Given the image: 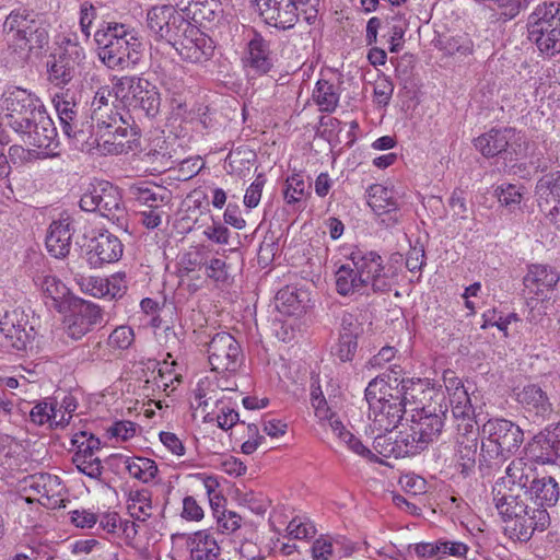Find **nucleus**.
<instances>
[{"label":"nucleus","instance_id":"obj_30","mask_svg":"<svg viewBox=\"0 0 560 560\" xmlns=\"http://www.w3.org/2000/svg\"><path fill=\"white\" fill-rule=\"evenodd\" d=\"M55 108L57 110L62 132L69 139H77L78 141H84L82 131H74L75 121L79 116V105L75 103L73 96L69 93H62L56 95L54 98Z\"/></svg>","mask_w":560,"mask_h":560},{"label":"nucleus","instance_id":"obj_53","mask_svg":"<svg viewBox=\"0 0 560 560\" xmlns=\"http://www.w3.org/2000/svg\"><path fill=\"white\" fill-rule=\"evenodd\" d=\"M399 433L393 440L392 436L383 435L381 432L374 439V448L382 454L383 456H395V457H405L411 456V454H399L398 453V443Z\"/></svg>","mask_w":560,"mask_h":560},{"label":"nucleus","instance_id":"obj_36","mask_svg":"<svg viewBox=\"0 0 560 560\" xmlns=\"http://www.w3.org/2000/svg\"><path fill=\"white\" fill-rule=\"evenodd\" d=\"M307 301L306 291L294 287H285L276 295V307L284 315H299L305 310Z\"/></svg>","mask_w":560,"mask_h":560},{"label":"nucleus","instance_id":"obj_15","mask_svg":"<svg viewBox=\"0 0 560 560\" xmlns=\"http://www.w3.org/2000/svg\"><path fill=\"white\" fill-rule=\"evenodd\" d=\"M19 135L25 143L40 150V158L56 154L55 150L59 145L58 132L46 108L37 113L36 117L32 119L31 126Z\"/></svg>","mask_w":560,"mask_h":560},{"label":"nucleus","instance_id":"obj_3","mask_svg":"<svg viewBox=\"0 0 560 560\" xmlns=\"http://www.w3.org/2000/svg\"><path fill=\"white\" fill-rule=\"evenodd\" d=\"M98 57L109 69H128L139 63L143 44L125 24L103 23L94 34Z\"/></svg>","mask_w":560,"mask_h":560},{"label":"nucleus","instance_id":"obj_57","mask_svg":"<svg viewBox=\"0 0 560 560\" xmlns=\"http://www.w3.org/2000/svg\"><path fill=\"white\" fill-rule=\"evenodd\" d=\"M215 406L219 409L217 415L219 428L226 431L238 422V413L233 408L223 406V401L221 399L215 400Z\"/></svg>","mask_w":560,"mask_h":560},{"label":"nucleus","instance_id":"obj_46","mask_svg":"<svg viewBox=\"0 0 560 560\" xmlns=\"http://www.w3.org/2000/svg\"><path fill=\"white\" fill-rule=\"evenodd\" d=\"M105 180L96 182L91 184L89 189L82 195L80 199V208L83 211L93 212L101 210L103 194L105 187H103Z\"/></svg>","mask_w":560,"mask_h":560},{"label":"nucleus","instance_id":"obj_25","mask_svg":"<svg viewBox=\"0 0 560 560\" xmlns=\"http://www.w3.org/2000/svg\"><path fill=\"white\" fill-rule=\"evenodd\" d=\"M369 404V419L372 421L373 430L384 433L392 432L402 419L406 408L399 402H381L374 399Z\"/></svg>","mask_w":560,"mask_h":560},{"label":"nucleus","instance_id":"obj_38","mask_svg":"<svg viewBox=\"0 0 560 560\" xmlns=\"http://www.w3.org/2000/svg\"><path fill=\"white\" fill-rule=\"evenodd\" d=\"M103 187H105V191H101V194H103V199L100 213L109 220L116 221L122 226L126 219L125 207L121 201L120 192L118 188L109 182H104Z\"/></svg>","mask_w":560,"mask_h":560},{"label":"nucleus","instance_id":"obj_62","mask_svg":"<svg viewBox=\"0 0 560 560\" xmlns=\"http://www.w3.org/2000/svg\"><path fill=\"white\" fill-rule=\"evenodd\" d=\"M399 483L407 494L416 497L425 493L427 482L420 476L407 474L399 479Z\"/></svg>","mask_w":560,"mask_h":560},{"label":"nucleus","instance_id":"obj_7","mask_svg":"<svg viewBox=\"0 0 560 560\" xmlns=\"http://www.w3.org/2000/svg\"><path fill=\"white\" fill-rule=\"evenodd\" d=\"M528 39L540 54L553 57L560 52V3L538 4L527 20Z\"/></svg>","mask_w":560,"mask_h":560},{"label":"nucleus","instance_id":"obj_31","mask_svg":"<svg viewBox=\"0 0 560 560\" xmlns=\"http://www.w3.org/2000/svg\"><path fill=\"white\" fill-rule=\"evenodd\" d=\"M186 546L190 560H218L221 547L214 535L207 529L198 530L188 536Z\"/></svg>","mask_w":560,"mask_h":560},{"label":"nucleus","instance_id":"obj_17","mask_svg":"<svg viewBox=\"0 0 560 560\" xmlns=\"http://www.w3.org/2000/svg\"><path fill=\"white\" fill-rule=\"evenodd\" d=\"M261 20L269 26L287 31L299 21L294 0H250Z\"/></svg>","mask_w":560,"mask_h":560},{"label":"nucleus","instance_id":"obj_44","mask_svg":"<svg viewBox=\"0 0 560 560\" xmlns=\"http://www.w3.org/2000/svg\"><path fill=\"white\" fill-rule=\"evenodd\" d=\"M313 98L322 112L332 113L339 102L337 88L327 80H318L313 91Z\"/></svg>","mask_w":560,"mask_h":560},{"label":"nucleus","instance_id":"obj_43","mask_svg":"<svg viewBox=\"0 0 560 560\" xmlns=\"http://www.w3.org/2000/svg\"><path fill=\"white\" fill-rule=\"evenodd\" d=\"M93 131L98 132L106 129L135 125L130 116L125 118L120 113L114 108L108 110H96L91 114Z\"/></svg>","mask_w":560,"mask_h":560},{"label":"nucleus","instance_id":"obj_21","mask_svg":"<svg viewBox=\"0 0 560 560\" xmlns=\"http://www.w3.org/2000/svg\"><path fill=\"white\" fill-rule=\"evenodd\" d=\"M446 388L447 390L453 389L450 394V406L453 417L457 421V429L468 423L478 427L476 409L472 404L477 399V395L475 393L470 395L457 378H450Z\"/></svg>","mask_w":560,"mask_h":560},{"label":"nucleus","instance_id":"obj_37","mask_svg":"<svg viewBox=\"0 0 560 560\" xmlns=\"http://www.w3.org/2000/svg\"><path fill=\"white\" fill-rule=\"evenodd\" d=\"M368 203L378 215L397 211L399 208L394 190L381 184H373L369 187Z\"/></svg>","mask_w":560,"mask_h":560},{"label":"nucleus","instance_id":"obj_47","mask_svg":"<svg viewBox=\"0 0 560 560\" xmlns=\"http://www.w3.org/2000/svg\"><path fill=\"white\" fill-rule=\"evenodd\" d=\"M186 43L180 40V44L183 45V49L186 50V58H188L192 62H202L205 60H208L210 56L212 55V47L207 46L202 47L201 44L205 46L206 39H191L185 37Z\"/></svg>","mask_w":560,"mask_h":560},{"label":"nucleus","instance_id":"obj_48","mask_svg":"<svg viewBox=\"0 0 560 560\" xmlns=\"http://www.w3.org/2000/svg\"><path fill=\"white\" fill-rule=\"evenodd\" d=\"M113 352L108 346V343H104L103 341H91L88 342L81 349V358L84 361H108L110 360Z\"/></svg>","mask_w":560,"mask_h":560},{"label":"nucleus","instance_id":"obj_60","mask_svg":"<svg viewBox=\"0 0 560 560\" xmlns=\"http://www.w3.org/2000/svg\"><path fill=\"white\" fill-rule=\"evenodd\" d=\"M358 349V340L339 336L334 354L341 361H351Z\"/></svg>","mask_w":560,"mask_h":560},{"label":"nucleus","instance_id":"obj_10","mask_svg":"<svg viewBox=\"0 0 560 560\" xmlns=\"http://www.w3.org/2000/svg\"><path fill=\"white\" fill-rule=\"evenodd\" d=\"M115 96L128 106L142 110L148 117H155L160 112L161 97L158 88L148 79L126 75L116 80Z\"/></svg>","mask_w":560,"mask_h":560},{"label":"nucleus","instance_id":"obj_52","mask_svg":"<svg viewBox=\"0 0 560 560\" xmlns=\"http://www.w3.org/2000/svg\"><path fill=\"white\" fill-rule=\"evenodd\" d=\"M218 530L222 534H232L242 526V516L234 511L222 510L215 517Z\"/></svg>","mask_w":560,"mask_h":560},{"label":"nucleus","instance_id":"obj_14","mask_svg":"<svg viewBox=\"0 0 560 560\" xmlns=\"http://www.w3.org/2000/svg\"><path fill=\"white\" fill-rule=\"evenodd\" d=\"M537 475V469L533 463L523 458L513 459L505 469V476L495 483L493 499L509 494L528 498L527 490Z\"/></svg>","mask_w":560,"mask_h":560},{"label":"nucleus","instance_id":"obj_2","mask_svg":"<svg viewBox=\"0 0 560 560\" xmlns=\"http://www.w3.org/2000/svg\"><path fill=\"white\" fill-rule=\"evenodd\" d=\"M2 37L8 50L23 58L38 55L49 43L46 22L38 13L22 8L5 18Z\"/></svg>","mask_w":560,"mask_h":560},{"label":"nucleus","instance_id":"obj_16","mask_svg":"<svg viewBox=\"0 0 560 560\" xmlns=\"http://www.w3.org/2000/svg\"><path fill=\"white\" fill-rule=\"evenodd\" d=\"M72 444L77 452L72 456V463L80 472L92 479H98L103 474V465L98 456L95 455L101 448V441L93 434L80 431L72 438Z\"/></svg>","mask_w":560,"mask_h":560},{"label":"nucleus","instance_id":"obj_54","mask_svg":"<svg viewBox=\"0 0 560 560\" xmlns=\"http://www.w3.org/2000/svg\"><path fill=\"white\" fill-rule=\"evenodd\" d=\"M266 184V177L262 173H259L254 182L246 189L244 196V205L249 208H256L260 201L262 189Z\"/></svg>","mask_w":560,"mask_h":560},{"label":"nucleus","instance_id":"obj_26","mask_svg":"<svg viewBox=\"0 0 560 560\" xmlns=\"http://www.w3.org/2000/svg\"><path fill=\"white\" fill-rule=\"evenodd\" d=\"M244 62L246 67L250 68L257 74L261 75L268 73L275 62V55L270 49V42L265 39L261 34L254 32L253 37L247 44Z\"/></svg>","mask_w":560,"mask_h":560},{"label":"nucleus","instance_id":"obj_45","mask_svg":"<svg viewBox=\"0 0 560 560\" xmlns=\"http://www.w3.org/2000/svg\"><path fill=\"white\" fill-rule=\"evenodd\" d=\"M283 198L288 205L300 202L306 192V184L301 174L294 173L285 179Z\"/></svg>","mask_w":560,"mask_h":560},{"label":"nucleus","instance_id":"obj_63","mask_svg":"<svg viewBox=\"0 0 560 560\" xmlns=\"http://www.w3.org/2000/svg\"><path fill=\"white\" fill-rule=\"evenodd\" d=\"M180 516L186 521L199 522L203 518L205 513L197 500L191 495H187L183 499Z\"/></svg>","mask_w":560,"mask_h":560},{"label":"nucleus","instance_id":"obj_9","mask_svg":"<svg viewBox=\"0 0 560 560\" xmlns=\"http://www.w3.org/2000/svg\"><path fill=\"white\" fill-rule=\"evenodd\" d=\"M45 106L37 95L19 86L9 88L2 94L3 120L18 135L25 131Z\"/></svg>","mask_w":560,"mask_h":560},{"label":"nucleus","instance_id":"obj_49","mask_svg":"<svg viewBox=\"0 0 560 560\" xmlns=\"http://www.w3.org/2000/svg\"><path fill=\"white\" fill-rule=\"evenodd\" d=\"M135 339L133 330L128 326H118L107 338V343L112 350H126Z\"/></svg>","mask_w":560,"mask_h":560},{"label":"nucleus","instance_id":"obj_6","mask_svg":"<svg viewBox=\"0 0 560 560\" xmlns=\"http://www.w3.org/2000/svg\"><path fill=\"white\" fill-rule=\"evenodd\" d=\"M413 411L408 429L399 432V454H419L436 442L443 432L445 410L436 412L427 406Z\"/></svg>","mask_w":560,"mask_h":560},{"label":"nucleus","instance_id":"obj_32","mask_svg":"<svg viewBox=\"0 0 560 560\" xmlns=\"http://www.w3.org/2000/svg\"><path fill=\"white\" fill-rule=\"evenodd\" d=\"M130 196L140 205L151 208H161L171 202L172 192L160 185L142 182L129 187Z\"/></svg>","mask_w":560,"mask_h":560},{"label":"nucleus","instance_id":"obj_11","mask_svg":"<svg viewBox=\"0 0 560 560\" xmlns=\"http://www.w3.org/2000/svg\"><path fill=\"white\" fill-rule=\"evenodd\" d=\"M84 59L85 50L81 38L77 33H69L61 40L58 52L47 63L48 80L55 86L67 85Z\"/></svg>","mask_w":560,"mask_h":560},{"label":"nucleus","instance_id":"obj_1","mask_svg":"<svg viewBox=\"0 0 560 560\" xmlns=\"http://www.w3.org/2000/svg\"><path fill=\"white\" fill-rule=\"evenodd\" d=\"M336 291L342 296L368 293H384L390 290L393 275L386 269L376 252H353L349 261L335 272Z\"/></svg>","mask_w":560,"mask_h":560},{"label":"nucleus","instance_id":"obj_5","mask_svg":"<svg viewBox=\"0 0 560 560\" xmlns=\"http://www.w3.org/2000/svg\"><path fill=\"white\" fill-rule=\"evenodd\" d=\"M493 501L508 528L521 541L529 540L535 532H544L550 525L547 510L529 505L528 498L509 494Z\"/></svg>","mask_w":560,"mask_h":560},{"label":"nucleus","instance_id":"obj_22","mask_svg":"<svg viewBox=\"0 0 560 560\" xmlns=\"http://www.w3.org/2000/svg\"><path fill=\"white\" fill-rule=\"evenodd\" d=\"M88 247V260L95 268L118 261L124 252L120 240L108 231H101L92 237Z\"/></svg>","mask_w":560,"mask_h":560},{"label":"nucleus","instance_id":"obj_56","mask_svg":"<svg viewBox=\"0 0 560 560\" xmlns=\"http://www.w3.org/2000/svg\"><path fill=\"white\" fill-rule=\"evenodd\" d=\"M97 11L96 8L90 2H83L80 7V27L82 32V40L84 43L89 42L91 32V25L93 21L96 19Z\"/></svg>","mask_w":560,"mask_h":560},{"label":"nucleus","instance_id":"obj_64","mask_svg":"<svg viewBox=\"0 0 560 560\" xmlns=\"http://www.w3.org/2000/svg\"><path fill=\"white\" fill-rule=\"evenodd\" d=\"M313 560H332L334 547L332 542L327 538H318L312 546Z\"/></svg>","mask_w":560,"mask_h":560},{"label":"nucleus","instance_id":"obj_50","mask_svg":"<svg viewBox=\"0 0 560 560\" xmlns=\"http://www.w3.org/2000/svg\"><path fill=\"white\" fill-rule=\"evenodd\" d=\"M399 387L401 388V398L405 399V407L407 405L416 404L420 394L424 393L425 383L421 378H405L399 380Z\"/></svg>","mask_w":560,"mask_h":560},{"label":"nucleus","instance_id":"obj_34","mask_svg":"<svg viewBox=\"0 0 560 560\" xmlns=\"http://www.w3.org/2000/svg\"><path fill=\"white\" fill-rule=\"evenodd\" d=\"M539 210L556 209L560 205V171L541 176L535 187Z\"/></svg>","mask_w":560,"mask_h":560},{"label":"nucleus","instance_id":"obj_35","mask_svg":"<svg viewBox=\"0 0 560 560\" xmlns=\"http://www.w3.org/2000/svg\"><path fill=\"white\" fill-rule=\"evenodd\" d=\"M394 383H392V376L387 375V381L383 378H374L371 381L365 388V399L368 402H372V396L374 394V399L380 400L381 402L392 404L399 402L400 406H405L406 397L401 398V388L399 387V380L394 377Z\"/></svg>","mask_w":560,"mask_h":560},{"label":"nucleus","instance_id":"obj_59","mask_svg":"<svg viewBox=\"0 0 560 560\" xmlns=\"http://www.w3.org/2000/svg\"><path fill=\"white\" fill-rule=\"evenodd\" d=\"M113 93L115 94L114 86L110 88L108 85H104L98 88L91 103L92 113L96 110H108L114 108L113 103L110 102Z\"/></svg>","mask_w":560,"mask_h":560},{"label":"nucleus","instance_id":"obj_4","mask_svg":"<svg viewBox=\"0 0 560 560\" xmlns=\"http://www.w3.org/2000/svg\"><path fill=\"white\" fill-rule=\"evenodd\" d=\"M480 462L501 464L515 454L524 441L523 430L504 418L488 419L480 428Z\"/></svg>","mask_w":560,"mask_h":560},{"label":"nucleus","instance_id":"obj_41","mask_svg":"<svg viewBox=\"0 0 560 560\" xmlns=\"http://www.w3.org/2000/svg\"><path fill=\"white\" fill-rule=\"evenodd\" d=\"M125 466L132 478L144 483L152 481L159 471L156 463L147 457H128Z\"/></svg>","mask_w":560,"mask_h":560},{"label":"nucleus","instance_id":"obj_61","mask_svg":"<svg viewBox=\"0 0 560 560\" xmlns=\"http://www.w3.org/2000/svg\"><path fill=\"white\" fill-rule=\"evenodd\" d=\"M472 42L467 35H458L448 38L445 43V50L450 55H468L472 52Z\"/></svg>","mask_w":560,"mask_h":560},{"label":"nucleus","instance_id":"obj_39","mask_svg":"<svg viewBox=\"0 0 560 560\" xmlns=\"http://www.w3.org/2000/svg\"><path fill=\"white\" fill-rule=\"evenodd\" d=\"M129 515L139 522H145L152 515V492L148 489L130 490L127 497Z\"/></svg>","mask_w":560,"mask_h":560},{"label":"nucleus","instance_id":"obj_28","mask_svg":"<svg viewBox=\"0 0 560 560\" xmlns=\"http://www.w3.org/2000/svg\"><path fill=\"white\" fill-rule=\"evenodd\" d=\"M515 137V129L493 128L477 137L475 139V147L485 158H493L505 152Z\"/></svg>","mask_w":560,"mask_h":560},{"label":"nucleus","instance_id":"obj_13","mask_svg":"<svg viewBox=\"0 0 560 560\" xmlns=\"http://www.w3.org/2000/svg\"><path fill=\"white\" fill-rule=\"evenodd\" d=\"M208 361L217 373H235L242 363L238 341L225 331L217 332L208 343Z\"/></svg>","mask_w":560,"mask_h":560},{"label":"nucleus","instance_id":"obj_51","mask_svg":"<svg viewBox=\"0 0 560 560\" xmlns=\"http://www.w3.org/2000/svg\"><path fill=\"white\" fill-rule=\"evenodd\" d=\"M495 195L499 202L510 210H513L520 206L523 199V192L521 191V188L513 184H506L498 187L495 189Z\"/></svg>","mask_w":560,"mask_h":560},{"label":"nucleus","instance_id":"obj_27","mask_svg":"<svg viewBox=\"0 0 560 560\" xmlns=\"http://www.w3.org/2000/svg\"><path fill=\"white\" fill-rule=\"evenodd\" d=\"M73 231L69 217L52 221L46 236L47 250L56 258L66 257L71 248Z\"/></svg>","mask_w":560,"mask_h":560},{"label":"nucleus","instance_id":"obj_12","mask_svg":"<svg viewBox=\"0 0 560 560\" xmlns=\"http://www.w3.org/2000/svg\"><path fill=\"white\" fill-rule=\"evenodd\" d=\"M141 132L138 126H120L95 132L91 140L90 151L95 149L97 153L127 154L140 148Z\"/></svg>","mask_w":560,"mask_h":560},{"label":"nucleus","instance_id":"obj_58","mask_svg":"<svg viewBox=\"0 0 560 560\" xmlns=\"http://www.w3.org/2000/svg\"><path fill=\"white\" fill-rule=\"evenodd\" d=\"M287 533L293 539H305L314 536L315 527L311 523L295 517L288 524Z\"/></svg>","mask_w":560,"mask_h":560},{"label":"nucleus","instance_id":"obj_18","mask_svg":"<svg viewBox=\"0 0 560 560\" xmlns=\"http://www.w3.org/2000/svg\"><path fill=\"white\" fill-rule=\"evenodd\" d=\"M103 322V312L94 303L81 301L71 310L65 320V332L72 340H79Z\"/></svg>","mask_w":560,"mask_h":560},{"label":"nucleus","instance_id":"obj_8","mask_svg":"<svg viewBox=\"0 0 560 560\" xmlns=\"http://www.w3.org/2000/svg\"><path fill=\"white\" fill-rule=\"evenodd\" d=\"M145 25L155 40H165L175 46L187 33L195 32L183 11L171 4H158L147 11Z\"/></svg>","mask_w":560,"mask_h":560},{"label":"nucleus","instance_id":"obj_33","mask_svg":"<svg viewBox=\"0 0 560 560\" xmlns=\"http://www.w3.org/2000/svg\"><path fill=\"white\" fill-rule=\"evenodd\" d=\"M528 501L538 508L546 509L556 505L560 497L559 485L551 476H536L535 481L529 486Z\"/></svg>","mask_w":560,"mask_h":560},{"label":"nucleus","instance_id":"obj_24","mask_svg":"<svg viewBox=\"0 0 560 560\" xmlns=\"http://www.w3.org/2000/svg\"><path fill=\"white\" fill-rule=\"evenodd\" d=\"M27 319L23 311H8L0 319V334L7 340V346L15 350H24L30 341Z\"/></svg>","mask_w":560,"mask_h":560},{"label":"nucleus","instance_id":"obj_23","mask_svg":"<svg viewBox=\"0 0 560 560\" xmlns=\"http://www.w3.org/2000/svg\"><path fill=\"white\" fill-rule=\"evenodd\" d=\"M517 401L534 422L549 420L553 406L547 393L536 384H528L517 393Z\"/></svg>","mask_w":560,"mask_h":560},{"label":"nucleus","instance_id":"obj_19","mask_svg":"<svg viewBox=\"0 0 560 560\" xmlns=\"http://www.w3.org/2000/svg\"><path fill=\"white\" fill-rule=\"evenodd\" d=\"M560 280L559 271L546 264H532L523 278L525 290L529 296L549 300Z\"/></svg>","mask_w":560,"mask_h":560},{"label":"nucleus","instance_id":"obj_55","mask_svg":"<svg viewBox=\"0 0 560 560\" xmlns=\"http://www.w3.org/2000/svg\"><path fill=\"white\" fill-rule=\"evenodd\" d=\"M54 410V407L50 406V401L38 402L30 412L31 420L38 425L49 423L52 427V418L56 416V411Z\"/></svg>","mask_w":560,"mask_h":560},{"label":"nucleus","instance_id":"obj_42","mask_svg":"<svg viewBox=\"0 0 560 560\" xmlns=\"http://www.w3.org/2000/svg\"><path fill=\"white\" fill-rule=\"evenodd\" d=\"M529 447L530 453L536 458V460L542 464L555 463L557 458H560V455H558V451L555 445V439L551 438L550 432L547 434L540 433L536 435Z\"/></svg>","mask_w":560,"mask_h":560},{"label":"nucleus","instance_id":"obj_20","mask_svg":"<svg viewBox=\"0 0 560 560\" xmlns=\"http://www.w3.org/2000/svg\"><path fill=\"white\" fill-rule=\"evenodd\" d=\"M479 438V428L470 423L457 429L454 457L460 467V474L465 477L469 476L475 469Z\"/></svg>","mask_w":560,"mask_h":560},{"label":"nucleus","instance_id":"obj_40","mask_svg":"<svg viewBox=\"0 0 560 560\" xmlns=\"http://www.w3.org/2000/svg\"><path fill=\"white\" fill-rule=\"evenodd\" d=\"M35 285L55 303L62 302L69 294L67 285L50 271L43 270L33 277Z\"/></svg>","mask_w":560,"mask_h":560},{"label":"nucleus","instance_id":"obj_29","mask_svg":"<svg viewBox=\"0 0 560 560\" xmlns=\"http://www.w3.org/2000/svg\"><path fill=\"white\" fill-rule=\"evenodd\" d=\"M23 491L30 493L25 497L27 502L37 501L43 505L57 494L56 488L60 486L59 478L49 474H37L28 476L23 481Z\"/></svg>","mask_w":560,"mask_h":560}]
</instances>
